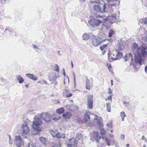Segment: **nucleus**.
I'll return each instance as SVG.
<instances>
[{
  "mask_svg": "<svg viewBox=\"0 0 147 147\" xmlns=\"http://www.w3.org/2000/svg\"><path fill=\"white\" fill-rule=\"evenodd\" d=\"M125 135L123 134H121V139L123 140L125 138Z\"/></svg>",
  "mask_w": 147,
  "mask_h": 147,
  "instance_id": "obj_51",
  "label": "nucleus"
},
{
  "mask_svg": "<svg viewBox=\"0 0 147 147\" xmlns=\"http://www.w3.org/2000/svg\"><path fill=\"white\" fill-rule=\"evenodd\" d=\"M40 140L42 143L45 144L47 141V139L44 137H42L40 138Z\"/></svg>",
  "mask_w": 147,
  "mask_h": 147,
  "instance_id": "obj_26",
  "label": "nucleus"
},
{
  "mask_svg": "<svg viewBox=\"0 0 147 147\" xmlns=\"http://www.w3.org/2000/svg\"><path fill=\"white\" fill-rule=\"evenodd\" d=\"M63 71V74L64 75V76H65V69L63 68L62 70Z\"/></svg>",
  "mask_w": 147,
  "mask_h": 147,
  "instance_id": "obj_56",
  "label": "nucleus"
},
{
  "mask_svg": "<svg viewBox=\"0 0 147 147\" xmlns=\"http://www.w3.org/2000/svg\"><path fill=\"white\" fill-rule=\"evenodd\" d=\"M17 79L19 81V82L21 84L24 81V80L23 79V78L20 75H17L16 76Z\"/></svg>",
  "mask_w": 147,
  "mask_h": 147,
  "instance_id": "obj_22",
  "label": "nucleus"
},
{
  "mask_svg": "<svg viewBox=\"0 0 147 147\" xmlns=\"http://www.w3.org/2000/svg\"><path fill=\"white\" fill-rule=\"evenodd\" d=\"M107 126L110 128H112V124L111 123L109 122L107 124Z\"/></svg>",
  "mask_w": 147,
  "mask_h": 147,
  "instance_id": "obj_42",
  "label": "nucleus"
},
{
  "mask_svg": "<svg viewBox=\"0 0 147 147\" xmlns=\"http://www.w3.org/2000/svg\"><path fill=\"white\" fill-rule=\"evenodd\" d=\"M90 113L89 112H86L84 116V120L86 122L88 121V120L90 119Z\"/></svg>",
  "mask_w": 147,
  "mask_h": 147,
  "instance_id": "obj_21",
  "label": "nucleus"
},
{
  "mask_svg": "<svg viewBox=\"0 0 147 147\" xmlns=\"http://www.w3.org/2000/svg\"><path fill=\"white\" fill-rule=\"evenodd\" d=\"M93 96L92 95H90L88 96V108L90 109H92L93 108Z\"/></svg>",
  "mask_w": 147,
  "mask_h": 147,
  "instance_id": "obj_9",
  "label": "nucleus"
},
{
  "mask_svg": "<svg viewBox=\"0 0 147 147\" xmlns=\"http://www.w3.org/2000/svg\"><path fill=\"white\" fill-rule=\"evenodd\" d=\"M106 105L107 111L109 112H110L111 111L110 103L109 102L107 103Z\"/></svg>",
  "mask_w": 147,
  "mask_h": 147,
  "instance_id": "obj_29",
  "label": "nucleus"
},
{
  "mask_svg": "<svg viewBox=\"0 0 147 147\" xmlns=\"http://www.w3.org/2000/svg\"><path fill=\"white\" fill-rule=\"evenodd\" d=\"M105 141L106 142L107 145L108 146H110L111 144L110 143V141L109 139L107 138L105 139Z\"/></svg>",
  "mask_w": 147,
  "mask_h": 147,
  "instance_id": "obj_39",
  "label": "nucleus"
},
{
  "mask_svg": "<svg viewBox=\"0 0 147 147\" xmlns=\"http://www.w3.org/2000/svg\"><path fill=\"white\" fill-rule=\"evenodd\" d=\"M103 20H99L97 19H92L90 20L89 22V25L92 27H96L102 22Z\"/></svg>",
  "mask_w": 147,
  "mask_h": 147,
  "instance_id": "obj_3",
  "label": "nucleus"
},
{
  "mask_svg": "<svg viewBox=\"0 0 147 147\" xmlns=\"http://www.w3.org/2000/svg\"><path fill=\"white\" fill-rule=\"evenodd\" d=\"M61 144L59 143H55L52 146V147H61Z\"/></svg>",
  "mask_w": 147,
  "mask_h": 147,
  "instance_id": "obj_34",
  "label": "nucleus"
},
{
  "mask_svg": "<svg viewBox=\"0 0 147 147\" xmlns=\"http://www.w3.org/2000/svg\"><path fill=\"white\" fill-rule=\"evenodd\" d=\"M40 117L47 122L50 121L51 119V115L47 112L41 113L40 115Z\"/></svg>",
  "mask_w": 147,
  "mask_h": 147,
  "instance_id": "obj_7",
  "label": "nucleus"
},
{
  "mask_svg": "<svg viewBox=\"0 0 147 147\" xmlns=\"http://www.w3.org/2000/svg\"><path fill=\"white\" fill-rule=\"evenodd\" d=\"M128 56L127 55H126L124 56V60L125 61H127L128 60Z\"/></svg>",
  "mask_w": 147,
  "mask_h": 147,
  "instance_id": "obj_46",
  "label": "nucleus"
},
{
  "mask_svg": "<svg viewBox=\"0 0 147 147\" xmlns=\"http://www.w3.org/2000/svg\"><path fill=\"white\" fill-rule=\"evenodd\" d=\"M147 47H142L141 49V54L143 57L147 55Z\"/></svg>",
  "mask_w": 147,
  "mask_h": 147,
  "instance_id": "obj_18",
  "label": "nucleus"
},
{
  "mask_svg": "<svg viewBox=\"0 0 147 147\" xmlns=\"http://www.w3.org/2000/svg\"><path fill=\"white\" fill-rule=\"evenodd\" d=\"M99 133L97 131H94L92 136L90 138V140L92 141H95L97 143L101 139Z\"/></svg>",
  "mask_w": 147,
  "mask_h": 147,
  "instance_id": "obj_6",
  "label": "nucleus"
},
{
  "mask_svg": "<svg viewBox=\"0 0 147 147\" xmlns=\"http://www.w3.org/2000/svg\"><path fill=\"white\" fill-rule=\"evenodd\" d=\"M135 60L136 63H139L141 65L142 58L141 55L139 54L135 55Z\"/></svg>",
  "mask_w": 147,
  "mask_h": 147,
  "instance_id": "obj_12",
  "label": "nucleus"
},
{
  "mask_svg": "<svg viewBox=\"0 0 147 147\" xmlns=\"http://www.w3.org/2000/svg\"><path fill=\"white\" fill-rule=\"evenodd\" d=\"M123 103L125 105V106L126 107H128L129 106V102H123Z\"/></svg>",
  "mask_w": 147,
  "mask_h": 147,
  "instance_id": "obj_45",
  "label": "nucleus"
},
{
  "mask_svg": "<svg viewBox=\"0 0 147 147\" xmlns=\"http://www.w3.org/2000/svg\"><path fill=\"white\" fill-rule=\"evenodd\" d=\"M146 139V138H145V137L144 136H143L142 137V138H141V139L142 140H145Z\"/></svg>",
  "mask_w": 147,
  "mask_h": 147,
  "instance_id": "obj_55",
  "label": "nucleus"
},
{
  "mask_svg": "<svg viewBox=\"0 0 147 147\" xmlns=\"http://www.w3.org/2000/svg\"><path fill=\"white\" fill-rule=\"evenodd\" d=\"M25 86L26 88H28V86H29V84H26L25 85Z\"/></svg>",
  "mask_w": 147,
  "mask_h": 147,
  "instance_id": "obj_64",
  "label": "nucleus"
},
{
  "mask_svg": "<svg viewBox=\"0 0 147 147\" xmlns=\"http://www.w3.org/2000/svg\"><path fill=\"white\" fill-rule=\"evenodd\" d=\"M57 79L56 75L55 74L52 77H49V79L50 81L53 82L54 81Z\"/></svg>",
  "mask_w": 147,
  "mask_h": 147,
  "instance_id": "obj_25",
  "label": "nucleus"
},
{
  "mask_svg": "<svg viewBox=\"0 0 147 147\" xmlns=\"http://www.w3.org/2000/svg\"><path fill=\"white\" fill-rule=\"evenodd\" d=\"M51 135L53 138H58L59 139L61 138V136H59L60 133L57 130H52L51 131Z\"/></svg>",
  "mask_w": 147,
  "mask_h": 147,
  "instance_id": "obj_10",
  "label": "nucleus"
},
{
  "mask_svg": "<svg viewBox=\"0 0 147 147\" xmlns=\"http://www.w3.org/2000/svg\"><path fill=\"white\" fill-rule=\"evenodd\" d=\"M108 34V37H111L112 36L113 34H115V32L114 31L111 29L109 30Z\"/></svg>",
  "mask_w": 147,
  "mask_h": 147,
  "instance_id": "obj_30",
  "label": "nucleus"
},
{
  "mask_svg": "<svg viewBox=\"0 0 147 147\" xmlns=\"http://www.w3.org/2000/svg\"><path fill=\"white\" fill-rule=\"evenodd\" d=\"M109 17L110 18H111V20H114L116 19H117V17L116 14H112L110 15Z\"/></svg>",
  "mask_w": 147,
  "mask_h": 147,
  "instance_id": "obj_28",
  "label": "nucleus"
},
{
  "mask_svg": "<svg viewBox=\"0 0 147 147\" xmlns=\"http://www.w3.org/2000/svg\"><path fill=\"white\" fill-rule=\"evenodd\" d=\"M145 72L147 73V65H146L145 68Z\"/></svg>",
  "mask_w": 147,
  "mask_h": 147,
  "instance_id": "obj_54",
  "label": "nucleus"
},
{
  "mask_svg": "<svg viewBox=\"0 0 147 147\" xmlns=\"http://www.w3.org/2000/svg\"><path fill=\"white\" fill-rule=\"evenodd\" d=\"M128 59L129 60H131L132 62L133 60V56L132 54L131 53H129L128 54Z\"/></svg>",
  "mask_w": 147,
  "mask_h": 147,
  "instance_id": "obj_38",
  "label": "nucleus"
},
{
  "mask_svg": "<svg viewBox=\"0 0 147 147\" xmlns=\"http://www.w3.org/2000/svg\"><path fill=\"white\" fill-rule=\"evenodd\" d=\"M13 139H9V144H13Z\"/></svg>",
  "mask_w": 147,
  "mask_h": 147,
  "instance_id": "obj_49",
  "label": "nucleus"
},
{
  "mask_svg": "<svg viewBox=\"0 0 147 147\" xmlns=\"http://www.w3.org/2000/svg\"><path fill=\"white\" fill-rule=\"evenodd\" d=\"M69 141L70 144H73L76 145L77 144L78 141L74 138H72L70 139Z\"/></svg>",
  "mask_w": 147,
  "mask_h": 147,
  "instance_id": "obj_24",
  "label": "nucleus"
},
{
  "mask_svg": "<svg viewBox=\"0 0 147 147\" xmlns=\"http://www.w3.org/2000/svg\"><path fill=\"white\" fill-rule=\"evenodd\" d=\"M33 46L34 48H36L37 49H38V47L36 46V45L34 44H33Z\"/></svg>",
  "mask_w": 147,
  "mask_h": 147,
  "instance_id": "obj_57",
  "label": "nucleus"
},
{
  "mask_svg": "<svg viewBox=\"0 0 147 147\" xmlns=\"http://www.w3.org/2000/svg\"><path fill=\"white\" fill-rule=\"evenodd\" d=\"M71 65L72 68H73L74 67V65L72 61H71Z\"/></svg>",
  "mask_w": 147,
  "mask_h": 147,
  "instance_id": "obj_61",
  "label": "nucleus"
},
{
  "mask_svg": "<svg viewBox=\"0 0 147 147\" xmlns=\"http://www.w3.org/2000/svg\"><path fill=\"white\" fill-rule=\"evenodd\" d=\"M35 145V143H34L31 141L28 144L27 147H36Z\"/></svg>",
  "mask_w": 147,
  "mask_h": 147,
  "instance_id": "obj_31",
  "label": "nucleus"
},
{
  "mask_svg": "<svg viewBox=\"0 0 147 147\" xmlns=\"http://www.w3.org/2000/svg\"><path fill=\"white\" fill-rule=\"evenodd\" d=\"M105 23L104 25L107 30H108L111 28V25L113 22L110 21H107L105 22Z\"/></svg>",
  "mask_w": 147,
  "mask_h": 147,
  "instance_id": "obj_19",
  "label": "nucleus"
},
{
  "mask_svg": "<svg viewBox=\"0 0 147 147\" xmlns=\"http://www.w3.org/2000/svg\"><path fill=\"white\" fill-rule=\"evenodd\" d=\"M117 0H108V1H109V2H110V1H117Z\"/></svg>",
  "mask_w": 147,
  "mask_h": 147,
  "instance_id": "obj_59",
  "label": "nucleus"
},
{
  "mask_svg": "<svg viewBox=\"0 0 147 147\" xmlns=\"http://www.w3.org/2000/svg\"><path fill=\"white\" fill-rule=\"evenodd\" d=\"M85 78L86 84V89L90 90V87L92 86V84L91 83L87 76H86Z\"/></svg>",
  "mask_w": 147,
  "mask_h": 147,
  "instance_id": "obj_13",
  "label": "nucleus"
},
{
  "mask_svg": "<svg viewBox=\"0 0 147 147\" xmlns=\"http://www.w3.org/2000/svg\"><path fill=\"white\" fill-rule=\"evenodd\" d=\"M112 100V96H109L108 98L107 99H106V100Z\"/></svg>",
  "mask_w": 147,
  "mask_h": 147,
  "instance_id": "obj_52",
  "label": "nucleus"
},
{
  "mask_svg": "<svg viewBox=\"0 0 147 147\" xmlns=\"http://www.w3.org/2000/svg\"><path fill=\"white\" fill-rule=\"evenodd\" d=\"M82 137V136L81 134H77L76 138L78 140L80 139Z\"/></svg>",
  "mask_w": 147,
  "mask_h": 147,
  "instance_id": "obj_36",
  "label": "nucleus"
},
{
  "mask_svg": "<svg viewBox=\"0 0 147 147\" xmlns=\"http://www.w3.org/2000/svg\"><path fill=\"white\" fill-rule=\"evenodd\" d=\"M121 117H125L126 115L124 111L121 112L120 113Z\"/></svg>",
  "mask_w": 147,
  "mask_h": 147,
  "instance_id": "obj_41",
  "label": "nucleus"
},
{
  "mask_svg": "<svg viewBox=\"0 0 147 147\" xmlns=\"http://www.w3.org/2000/svg\"><path fill=\"white\" fill-rule=\"evenodd\" d=\"M72 116L71 113L68 112H65L62 115L63 117L66 119H69Z\"/></svg>",
  "mask_w": 147,
  "mask_h": 147,
  "instance_id": "obj_16",
  "label": "nucleus"
},
{
  "mask_svg": "<svg viewBox=\"0 0 147 147\" xmlns=\"http://www.w3.org/2000/svg\"><path fill=\"white\" fill-rule=\"evenodd\" d=\"M106 40V39H105L103 40H100L97 38H94L92 40V42L95 47H97L100 45L102 42L105 41Z\"/></svg>",
  "mask_w": 147,
  "mask_h": 147,
  "instance_id": "obj_11",
  "label": "nucleus"
},
{
  "mask_svg": "<svg viewBox=\"0 0 147 147\" xmlns=\"http://www.w3.org/2000/svg\"><path fill=\"white\" fill-rule=\"evenodd\" d=\"M116 53H115V54H114V53H113L112 54L113 55V57H116Z\"/></svg>",
  "mask_w": 147,
  "mask_h": 147,
  "instance_id": "obj_60",
  "label": "nucleus"
},
{
  "mask_svg": "<svg viewBox=\"0 0 147 147\" xmlns=\"http://www.w3.org/2000/svg\"><path fill=\"white\" fill-rule=\"evenodd\" d=\"M73 76H74V82L75 83V80H76V77H75V76H76V75H75V74L74 73H73Z\"/></svg>",
  "mask_w": 147,
  "mask_h": 147,
  "instance_id": "obj_50",
  "label": "nucleus"
},
{
  "mask_svg": "<svg viewBox=\"0 0 147 147\" xmlns=\"http://www.w3.org/2000/svg\"><path fill=\"white\" fill-rule=\"evenodd\" d=\"M108 45V44H104V45H102V46H101L100 47V49L102 51L103 50H105V48L107 47Z\"/></svg>",
  "mask_w": 147,
  "mask_h": 147,
  "instance_id": "obj_32",
  "label": "nucleus"
},
{
  "mask_svg": "<svg viewBox=\"0 0 147 147\" xmlns=\"http://www.w3.org/2000/svg\"><path fill=\"white\" fill-rule=\"evenodd\" d=\"M110 53V51H109V53H108V58L109 59L110 58V55L111 54V53Z\"/></svg>",
  "mask_w": 147,
  "mask_h": 147,
  "instance_id": "obj_53",
  "label": "nucleus"
},
{
  "mask_svg": "<svg viewBox=\"0 0 147 147\" xmlns=\"http://www.w3.org/2000/svg\"><path fill=\"white\" fill-rule=\"evenodd\" d=\"M109 136L111 138H112L113 137V135L112 134H110L109 135Z\"/></svg>",
  "mask_w": 147,
  "mask_h": 147,
  "instance_id": "obj_58",
  "label": "nucleus"
},
{
  "mask_svg": "<svg viewBox=\"0 0 147 147\" xmlns=\"http://www.w3.org/2000/svg\"><path fill=\"white\" fill-rule=\"evenodd\" d=\"M133 47L134 49L137 50V51L138 52L139 49L138 48V44L136 43H134L133 44Z\"/></svg>",
  "mask_w": 147,
  "mask_h": 147,
  "instance_id": "obj_33",
  "label": "nucleus"
},
{
  "mask_svg": "<svg viewBox=\"0 0 147 147\" xmlns=\"http://www.w3.org/2000/svg\"><path fill=\"white\" fill-rule=\"evenodd\" d=\"M7 1L6 0H1V2L2 4H4L6 3Z\"/></svg>",
  "mask_w": 147,
  "mask_h": 147,
  "instance_id": "obj_48",
  "label": "nucleus"
},
{
  "mask_svg": "<svg viewBox=\"0 0 147 147\" xmlns=\"http://www.w3.org/2000/svg\"><path fill=\"white\" fill-rule=\"evenodd\" d=\"M143 39H144L146 41H147V38L146 37H143Z\"/></svg>",
  "mask_w": 147,
  "mask_h": 147,
  "instance_id": "obj_63",
  "label": "nucleus"
},
{
  "mask_svg": "<svg viewBox=\"0 0 147 147\" xmlns=\"http://www.w3.org/2000/svg\"><path fill=\"white\" fill-rule=\"evenodd\" d=\"M142 23H144V24H147V19H144L143 20V22H142Z\"/></svg>",
  "mask_w": 147,
  "mask_h": 147,
  "instance_id": "obj_47",
  "label": "nucleus"
},
{
  "mask_svg": "<svg viewBox=\"0 0 147 147\" xmlns=\"http://www.w3.org/2000/svg\"><path fill=\"white\" fill-rule=\"evenodd\" d=\"M94 119L96 120L98 124L100 127H102L103 126V125L102 123V121L101 117H98L97 115H96Z\"/></svg>",
  "mask_w": 147,
  "mask_h": 147,
  "instance_id": "obj_14",
  "label": "nucleus"
},
{
  "mask_svg": "<svg viewBox=\"0 0 147 147\" xmlns=\"http://www.w3.org/2000/svg\"><path fill=\"white\" fill-rule=\"evenodd\" d=\"M42 123V120L39 117H35L34 118L32 127L35 130L39 131L41 130V124Z\"/></svg>",
  "mask_w": 147,
  "mask_h": 147,
  "instance_id": "obj_2",
  "label": "nucleus"
},
{
  "mask_svg": "<svg viewBox=\"0 0 147 147\" xmlns=\"http://www.w3.org/2000/svg\"><path fill=\"white\" fill-rule=\"evenodd\" d=\"M57 112L59 114H61L65 112L64 108L63 107H61L57 109L56 110Z\"/></svg>",
  "mask_w": 147,
  "mask_h": 147,
  "instance_id": "obj_23",
  "label": "nucleus"
},
{
  "mask_svg": "<svg viewBox=\"0 0 147 147\" xmlns=\"http://www.w3.org/2000/svg\"><path fill=\"white\" fill-rule=\"evenodd\" d=\"M90 3H95L96 4H98V5H95L93 6L94 9L96 11L102 13L101 11V8L100 6V2L99 0L96 1H91L90 2Z\"/></svg>",
  "mask_w": 147,
  "mask_h": 147,
  "instance_id": "obj_5",
  "label": "nucleus"
},
{
  "mask_svg": "<svg viewBox=\"0 0 147 147\" xmlns=\"http://www.w3.org/2000/svg\"><path fill=\"white\" fill-rule=\"evenodd\" d=\"M7 136L9 137V139H12L11 138V136L10 135H7Z\"/></svg>",
  "mask_w": 147,
  "mask_h": 147,
  "instance_id": "obj_62",
  "label": "nucleus"
},
{
  "mask_svg": "<svg viewBox=\"0 0 147 147\" xmlns=\"http://www.w3.org/2000/svg\"><path fill=\"white\" fill-rule=\"evenodd\" d=\"M14 142L16 146H23L24 142L19 136H16L15 137Z\"/></svg>",
  "mask_w": 147,
  "mask_h": 147,
  "instance_id": "obj_8",
  "label": "nucleus"
},
{
  "mask_svg": "<svg viewBox=\"0 0 147 147\" xmlns=\"http://www.w3.org/2000/svg\"><path fill=\"white\" fill-rule=\"evenodd\" d=\"M22 127L23 131L22 135L24 138H28L27 135L30 131L29 128L27 124L26 123L22 125Z\"/></svg>",
  "mask_w": 147,
  "mask_h": 147,
  "instance_id": "obj_4",
  "label": "nucleus"
},
{
  "mask_svg": "<svg viewBox=\"0 0 147 147\" xmlns=\"http://www.w3.org/2000/svg\"><path fill=\"white\" fill-rule=\"evenodd\" d=\"M55 67H56V68H55V70L57 72H59V68L58 66V65L57 64H56L55 65Z\"/></svg>",
  "mask_w": 147,
  "mask_h": 147,
  "instance_id": "obj_43",
  "label": "nucleus"
},
{
  "mask_svg": "<svg viewBox=\"0 0 147 147\" xmlns=\"http://www.w3.org/2000/svg\"><path fill=\"white\" fill-rule=\"evenodd\" d=\"M26 77L34 80H36L37 79V77L34 76L33 74H26Z\"/></svg>",
  "mask_w": 147,
  "mask_h": 147,
  "instance_id": "obj_20",
  "label": "nucleus"
},
{
  "mask_svg": "<svg viewBox=\"0 0 147 147\" xmlns=\"http://www.w3.org/2000/svg\"><path fill=\"white\" fill-rule=\"evenodd\" d=\"M100 133L102 135H104L105 134L106 132L104 128H102L100 129Z\"/></svg>",
  "mask_w": 147,
  "mask_h": 147,
  "instance_id": "obj_35",
  "label": "nucleus"
},
{
  "mask_svg": "<svg viewBox=\"0 0 147 147\" xmlns=\"http://www.w3.org/2000/svg\"><path fill=\"white\" fill-rule=\"evenodd\" d=\"M72 94L68 93V94L65 95V96L67 98H69L71 97L72 96Z\"/></svg>",
  "mask_w": 147,
  "mask_h": 147,
  "instance_id": "obj_44",
  "label": "nucleus"
},
{
  "mask_svg": "<svg viewBox=\"0 0 147 147\" xmlns=\"http://www.w3.org/2000/svg\"><path fill=\"white\" fill-rule=\"evenodd\" d=\"M115 52L116 53V57H111V59L113 61L116 60L118 59L121 58L123 56V54L122 53L118 52L117 54V51H115Z\"/></svg>",
  "mask_w": 147,
  "mask_h": 147,
  "instance_id": "obj_15",
  "label": "nucleus"
},
{
  "mask_svg": "<svg viewBox=\"0 0 147 147\" xmlns=\"http://www.w3.org/2000/svg\"><path fill=\"white\" fill-rule=\"evenodd\" d=\"M69 91L65 89L63 90V96H65V95L68 94Z\"/></svg>",
  "mask_w": 147,
  "mask_h": 147,
  "instance_id": "obj_37",
  "label": "nucleus"
},
{
  "mask_svg": "<svg viewBox=\"0 0 147 147\" xmlns=\"http://www.w3.org/2000/svg\"><path fill=\"white\" fill-rule=\"evenodd\" d=\"M13 32L11 28H8L7 27L6 28L5 30L4 31V33L6 36H8V34L12 33Z\"/></svg>",
  "mask_w": 147,
  "mask_h": 147,
  "instance_id": "obj_17",
  "label": "nucleus"
},
{
  "mask_svg": "<svg viewBox=\"0 0 147 147\" xmlns=\"http://www.w3.org/2000/svg\"><path fill=\"white\" fill-rule=\"evenodd\" d=\"M109 4H108L105 2H103L102 3H100V7L101 8L102 13L108 11L111 12L113 11V9L116 7L115 4L111 3L108 1H107Z\"/></svg>",
  "mask_w": 147,
  "mask_h": 147,
  "instance_id": "obj_1",
  "label": "nucleus"
},
{
  "mask_svg": "<svg viewBox=\"0 0 147 147\" xmlns=\"http://www.w3.org/2000/svg\"><path fill=\"white\" fill-rule=\"evenodd\" d=\"M82 38L83 40H87L89 38V35L87 33L84 34L82 36Z\"/></svg>",
  "mask_w": 147,
  "mask_h": 147,
  "instance_id": "obj_27",
  "label": "nucleus"
},
{
  "mask_svg": "<svg viewBox=\"0 0 147 147\" xmlns=\"http://www.w3.org/2000/svg\"><path fill=\"white\" fill-rule=\"evenodd\" d=\"M67 147H77V146L73 144H68Z\"/></svg>",
  "mask_w": 147,
  "mask_h": 147,
  "instance_id": "obj_40",
  "label": "nucleus"
}]
</instances>
